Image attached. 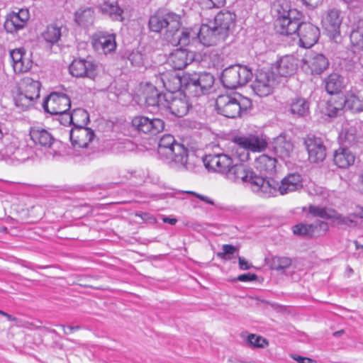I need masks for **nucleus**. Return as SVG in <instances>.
<instances>
[{"mask_svg":"<svg viewBox=\"0 0 363 363\" xmlns=\"http://www.w3.org/2000/svg\"><path fill=\"white\" fill-rule=\"evenodd\" d=\"M236 26V15L230 11H220L213 20L201 24V38L204 46H213L233 35Z\"/></svg>","mask_w":363,"mask_h":363,"instance_id":"obj_1","label":"nucleus"},{"mask_svg":"<svg viewBox=\"0 0 363 363\" xmlns=\"http://www.w3.org/2000/svg\"><path fill=\"white\" fill-rule=\"evenodd\" d=\"M158 153L169 160L172 165L178 169L193 170L199 162L194 154L189 155L188 150L183 145L177 143L169 134L163 135L160 140Z\"/></svg>","mask_w":363,"mask_h":363,"instance_id":"obj_2","label":"nucleus"},{"mask_svg":"<svg viewBox=\"0 0 363 363\" xmlns=\"http://www.w3.org/2000/svg\"><path fill=\"white\" fill-rule=\"evenodd\" d=\"M252 106L251 101L240 94L220 95L216 101L218 113L225 117L235 118L241 116Z\"/></svg>","mask_w":363,"mask_h":363,"instance_id":"obj_3","label":"nucleus"},{"mask_svg":"<svg viewBox=\"0 0 363 363\" xmlns=\"http://www.w3.org/2000/svg\"><path fill=\"white\" fill-rule=\"evenodd\" d=\"M172 79L175 82L176 86L172 87L169 82H166L164 78H162L164 86L169 89V91L166 93L165 102H163V110H169V112L177 117H182L185 116L189 109L190 105L186 99V94L175 93L174 90L179 89V86L182 84L181 78L173 76Z\"/></svg>","mask_w":363,"mask_h":363,"instance_id":"obj_4","label":"nucleus"},{"mask_svg":"<svg viewBox=\"0 0 363 363\" xmlns=\"http://www.w3.org/2000/svg\"><path fill=\"white\" fill-rule=\"evenodd\" d=\"M302 186V178L298 173L289 174L281 179L280 183L277 182L272 178L265 179L264 186H262V196H274L277 193L284 195L298 191Z\"/></svg>","mask_w":363,"mask_h":363,"instance_id":"obj_5","label":"nucleus"},{"mask_svg":"<svg viewBox=\"0 0 363 363\" xmlns=\"http://www.w3.org/2000/svg\"><path fill=\"white\" fill-rule=\"evenodd\" d=\"M226 178L235 183H249L252 191L262 196L265 179L255 174L247 165L243 163L233 164Z\"/></svg>","mask_w":363,"mask_h":363,"instance_id":"obj_6","label":"nucleus"},{"mask_svg":"<svg viewBox=\"0 0 363 363\" xmlns=\"http://www.w3.org/2000/svg\"><path fill=\"white\" fill-rule=\"evenodd\" d=\"M252 77V72L247 66L231 65L225 68L221 74L223 85L230 89H234L246 84Z\"/></svg>","mask_w":363,"mask_h":363,"instance_id":"obj_7","label":"nucleus"},{"mask_svg":"<svg viewBox=\"0 0 363 363\" xmlns=\"http://www.w3.org/2000/svg\"><path fill=\"white\" fill-rule=\"evenodd\" d=\"M184 92L193 97L206 94L214 83L213 76L206 72L192 74L184 78Z\"/></svg>","mask_w":363,"mask_h":363,"instance_id":"obj_8","label":"nucleus"},{"mask_svg":"<svg viewBox=\"0 0 363 363\" xmlns=\"http://www.w3.org/2000/svg\"><path fill=\"white\" fill-rule=\"evenodd\" d=\"M201 26L197 28H182L173 29L172 32L169 33L167 40L174 46L186 47L194 42L199 41L204 45L202 40Z\"/></svg>","mask_w":363,"mask_h":363,"instance_id":"obj_9","label":"nucleus"},{"mask_svg":"<svg viewBox=\"0 0 363 363\" xmlns=\"http://www.w3.org/2000/svg\"><path fill=\"white\" fill-rule=\"evenodd\" d=\"M181 27V17L174 13H167L164 15L155 14L150 18L149 28L151 31L159 33L166 28L165 38L173 29Z\"/></svg>","mask_w":363,"mask_h":363,"instance_id":"obj_10","label":"nucleus"},{"mask_svg":"<svg viewBox=\"0 0 363 363\" xmlns=\"http://www.w3.org/2000/svg\"><path fill=\"white\" fill-rule=\"evenodd\" d=\"M277 84L275 75L272 72L259 70L257 72L251 86L255 94L264 97L273 92Z\"/></svg>","mask_w":363,"mask_h":363,"instance_id":"obj_11","label":"nucleus"},{"mask_svg":"<svg viewBox=\"0 0 363 363\" xmlns=\"http://www.w3.org/2000/svg\"><path fill=\"white\" fill-rule=\"evenodd\" d=\"M45 111L50 115H65L71 107L69 98L62 93H52L44 101L43 104Z\"/></svg>","mask_w":363,"mask_h":363,"instance_id":"obj_12","label":"nucleus"},{"mask_svg":"<svg viewBox=\"0 0 363 363\" xmlns=\"http://www.w3.org/2000/svg\"><path fill=\"white\" fill-rule=\"evenodd\" d=\"M295 10L284 11L275 22L277 33L283 35H296L300 25V19L296 17Z\"/></svg>","mask_w":363,"mask_h":363,"instance_id":"obj_13","label":"nucleus"},{"mask_svg":"<svg viewBox=\"0 0 363 363\" xmlns=\"http://www.w3.org/2000/svg\"><path fill=\"white\" fill-rule=\"evenodd\" d=\"M301 62L302 69L312 74L322 73L329 65V62L325 55L313 51H308Z\"/></svg>","mask_w":363,"mask_h":363,"instance_id":"obj_14","label":"nucleus"},{"mask_svg":"<svg viewBox=\"0 0 363 363\" xmlns=\"http://www.w3.org/2000/svg\"><path fill=\"white\" fill-rule=\"evenodd\" d=\"M166 94H162L152 84L147 83L143 90V99L146 108L151 112L162 111Z\"/></svg>","mask_w":363,"mask_h":363,"instance_id":"obj_15","label":"nucleus"},{"mask_svg":"<svg viewBox=\"0 0 363 363\" xmlns=\"http://www.w3.org/2000/svg\"><path fill=\"white\" fill-rule=\"evenodd\" d=\"M203 163L208 169L220 173L225 177L233 166L231 157L225 154L207 155L203 160Z\"/></svg>","mask_w":363,"mask_h":363,"instance_id":"obj_16","label":"nucleus"},{"mask_svg":"<svg viewBox=\"0 0 363 363\" xmlns=\"http://www.w3.org/2000/svg\"><path fill=\"white\" fill-rule=\"evenodd\" d=\"M133 126L140 132L155 135L162 131L164 123L160 118H149L143 116H138L132 120Z\"/></svg>","mask_w":363,"mask_h":363,"instance_id":"obj_17","label":"nucleus"},{"mask_svg":"<svg viewBox=\"0 0 363 363\" xmlns=\"http://www.w3.org/2000/svg\"><path fill=\"white\" fill-rule=\"evenodd\" d=\"M296 35L298 37V45L304 48H310L316 43L320 32L318 27L310 23H301Z\"/></svg>","mask_w":363,"mask_h":363,"instance_id":"obj_18","label":"nucleus"},{"mask_svg":"<svg viewBox=\"0 0 363 363\" xmlns=\"http://www.w3.org/2000/svg\"><path fill=\"white\" fill-rule=\"evenodd\" d=\"M304 144L311 162H323L326 157V148L321 138L315 136H308L305 138Z\"/></svg>","mask_w":363,"mask_h":363,"instance_id":"obj_19","label":"nucleus"},{"mask_svg":"<svg viewBox=\"0 0 363 363\" xmlns=\"http://www.w3.org/2000/svg\"><path fill=\"white\" fill-rule=\"evenodd\" d=\"M69 71L75 77L94 79L96 76V65L84 59H75L69 65Z\"/></svg>","mask_w":363,"mask_h":363,"instance_id":"obj_20","label":"nucleus"},{"mask_svg":"<svg viewBox=\"0 0 363 363\" xmlns=\"http://www.w3.org/2000/svg\"><path fill=\"white\" fill-rule=\"evenodd\" d=\"M328 230V225L323 220H316L311 224L298 223L293 227V232L295 235L313 237L325 234Z\"/></svg>","mask_w":363,"mask_h":363,"instance_id":"obj_21","label":"nucleus"},{"mask_svg":"<svg viewBox=\"0 0 363 363\" xmlns=\"http://www.w3.org/2000/svg\"><path fill=\"white\" fill-rule=\"evenodd\" d=\"M94 138V131L84 126L73 127L70 130V140L74 148L88 147Z\"/></svg>","mask_w":363,"mask_h":363,"instance_id":"obj_22","label":"nucleus"},{"mask_svg":"<svg viewBox=\"0 0 363 363\" xmlns=\"http://www.w3.org/2000/svg\"><path fill=\"white\" fill-rule=\"evenodd\" d=\"M30 17L27 9H20L18 12H11L6 16L4 28L8 33H15L25 27Z\"/></svg>","mask_w":363,"mask_h":363,"instance_id":"obj_23","label":"nucleus"},{"mask_svg":"<svg viewBox=\"0 0 363 363\" xmlns=\"http://www.w3.org/2000/svg\"><path fill=\"white\" fill-rule=\"evenodd\" d=\"M92 45L99 53L104 55L110 53L116 48L115 35L103 32L97 33L93 35Z\"/></svg>","mask_w":363,"mask_h":363,"instance_id":"obj_24","label":"nucleus"},{"mask_svg":"<svg viewBox=\"0 0 363 363\" xmlns=\"http://www.w3.org/2000/svg\"><path fill=\"white\" fill-rule=\"evenodd\" d=\"M12 59V65L16 74L24 73L30 69L33 62L23 48L14 49L10 52Z\"/></svg>","mask_w":363,"mask_h":363,"instance_id":"obj_25","label":"nucleus"},{"mask_svg":"<svg viewBox=\"0 0 363 363\" xmlns=\"http://www.w3.org/2000/svg\"><path fill=\"white\" fill-rule=\"evenodd\" d=\"M272 145L274 153L282 160L289 158L294 149L291 138L284 133L274 138Z\"/></svg>","mask_w":363,"mask_h":363,"instance_id":"obj_26","label":"nucleus"},{"mask_svg":"<svg viewBox=\"0 0 363 363\" xmlns=\"http://www.w3.org/2000/svg\"><path fill=\"white\" fill-rule=\"evenodd\" d=\"M29 135L34 145L40 147L50 148L55 143L51 133L40 127L30 128Z\"/></svg>","mask_w":363,"mask_h":363,"instance_id":"obj_27","label":"nucleus"},{"mask_svg":"<svg viewBox=\"0 0 363 363\" xmlns=\"http://www.w3.org/2000/svg\"><path fill=\"white\" fill-rule=\"evenodd\" d=\"M277 160L267 155H261L255 159V167L268 179V177L274 175L277 172Z\"/></svg>","mask_w":363,"mask_h":363,"instance_id":"obj_28","label":"nucleus"},{"mask_svg":"<svg viewBox=\"0 0 363 363\" xmlns=\"http://www.w3.org/2000/svg\"><path fill=\"white\" fill-rule=\"evenodd\" d=\"M298 60L291 55L281 57L276 63V69L281 77H287L293 75L298 68Z\"/></svg>","mask_w":363,"mask_h":363,"instance_id":"obj_29","label":"nucleus"},{"mask_svg":"<svg viewBox=\"0 0 363 363\" xmlns=\"http://www.w3.org/2000/svg\"><path fill=\"white\" fill-rule=\"evenodd\" d=\"M239 143L241 145H247L251 152H262L267 147L266 137L262 135H248L239 136Z\"/></svg>","mask_w":363,"mask_h":363,"instance_id":"obj_30","label":"nucleus"},{"mask_svg":"<svg viewBox=\"0 0 363 363\" xmlns=\"http://www.w3.org/2000/svg\"><path fill=\"white\" fill-rule=\"evenodd\" d=\"M99 8L102 14L108 16L113 21H123L124 19L123 10L116 1L104 0L99 4Z\"/></svg>","mask_w":363,"mask_h":363,"instance_id":"obj_31","label":"nucleus"},{"mask_svg":"<svg viewBox=\"0 0 363 363\" xmlns=\"http://www.w3.org/2000/svg\"><path fill=\"white\" fill-rule=\"evenodd\" d=\"M192 53H189L186 50L179 49L170 55L168 61L174 69H182L192 61Z\"/></svg>","mask_w":363,"mask_h":363,"instance_id":"obj_32","label":"nucleus"},{"mask_svg":"<svg viewBox=\"0 0 363 363\" xmlns=\"http://www.w3.org/2000/svg\"><path fill=\"white\" fill-rule=\"evenodd\" d=\"M342 23L340 12L336 9H329L326 16L323 19V26L326 30L335 33L339 30Z\"/></svg>","mask_w":363,"mask_h":363,"instance_id":"obj_33","label":"nucleus"},{"mask_svg":"<svg viewBox=\"0 0 363 363\" xmlns=\"http://www.w3.org/2000/svg\"><path fill=\"white\" fill-rule=\"evenodd\" d=\"M354 154L347 148L340 147L334 154V162L340 168H347L354 162Z\"/></svg>","mask_w":363,"mask_h":363,"instance_id":"obj_34","label":"nucleus"},{"mask_svg":"<svg viewBox=\"0 0 363 363\" xmlns=\"http://www.w3.org/2000/svg\"><path fill=\"white\" fill-rule=\"evenodd\" d=\"M310 104L303 97H296L291 99L289 111L294 117H304L309 113Z\"/></svg>","mask_w":363,"mask_h":363,"instance_id":"obj_35","label":"nucleus"},{"mask_svg":"<svg viewBox=\"0 0 363 363\" xmlns=\"http://www.w3.org/2000/svg\"><path fill=\"white\" fill-rule=\"evenodd\" d=\"M345 108L354 113L362 112L363 96L359 92L347 94L345 99Z\"/></svg>","mask_w":363,"mask_h":363,"instance_id":"obj_36","label":"nucleus"},{"mask_svg":"<svg viewBox=\"0 0 363 363\" xmlns=\"http://www.w3.org/2000/svg\"><path fill=\"white\" fill-rule=\"evenodd\" d=\"M67 123H72L74 127L84 126L89 121V113L82 108L74 109L71 114L66 115Z\"/></svg>","mask_w":363,"mask_h":363,"instance_id":"obj_37","label":"nucleus"},{"mask_svg":"<svg viewBox=\"0 0 363 363\" xmlns=\"http://www.w3.org/2000/svg\"><path fill=\"white\" fill-rule=\"evenodd\" d=\"M331 220L334 225L345 228H353L359 225V223L353 218L351 213L343 215L336 210L334 211Z\"/></svg>","mask_w":363,"mask_h":363,"instance_id":"obj_38","label":"nucleus"},{"mask_svg":"<svg viewBox=\"0 0 363 363\" xmlns=\"http://www.w3.org/2000/svg\"><path fill=\"white\" fill-rule=\"evenodd\" d=\"M325 86L328 94H337L342 87V79L340 75L337 73L330 74L325 79Z\"/></svg>","mask_w":363,"mask_h":363,"instance_id":"obj_39","label":"nucleus"},{"mask_svg":"<svg viewBox=\"0 0 363 363\" xmlns=\"http://www.w3.org/2000/svg\"><path fill=\"white\" fill-rule=\"evenodd\" d=\"M359 131L357 123H347L344 125L341 133V138L344 137L345 143L349 145L354 144L357 140Z\"/></svg>","mask_w":363,"mask_h":363,"instance_id":"obj_40","label":"nucleus"},{"mask_svg":"<svg viewBox=\"0 0 363 363\" xmlns=\"http://www.w3.org/2000/svg\"><path fill=\"white\" fill-rule=\"evenodd\" d=\"M94 19V11L91 8L79 9L75 13V21L82 26H88L93 23Z\"/></svg>","mask_w":363,"mask_h":363,"instance_id":"obj_41","label":"nucleus"},{"mask_svg":"<svg viewBox=\"0 0 363 363\" xmlns=\"http://www.w3.org/2000/svg\"><path fill=\"white\" fill-rule=\"evenodd\" d=\"M238 139L239 136L233 139V153L240 161L246 162L250 160V152L251 151L247 145L240 144Z\"/></svg>","mask_w":363,"mask_h":363,"instance_id":"obj_42","label":"nucleus"},{"mask_svg":"<svg viewBox=\"0 0 363 363\" xmlns=\"http://www.w3.org/2000/svg\"><path fill=\"white\" fill-rule=\"evenodd\" d=\"M61 28L55 25L48 26L43 32L42 37L50 44L57 43L61 37Z\"/></svg>","mask_w":363,"mask_h":363,"instance_id":"obj_43","label":"nucleus"},{"mask_svg":"<svg viewBox=\"0 0 363 363\" xmlns=\"http://www.w3.org/2000/svg\"><path fill=\"white\" fill-rule=\"evenodd\" d=\"M335 209L331 208L321 207L319 206L310 205L308 212L314 217H320L326 220H331Z\"/></svg>","mask_w":363,"mask_h":363,"instance_id":"obj_44","label":"nucleus"},{"mask_svg":"<svg viewBox=\"0 0 363 363\" xmlns=\"http://www.w3.org/2000/svg\"><path fill=\"white\" fill-rule=\"evenodd\" d=\"M26 86L23 93L33 101L38 99L40 96V82L38 81L28 79L26 80Z\"/></svg>","mask_w":363,"mask_h":363,"instance_id":"obj_45","label":"nucleus"},{"mask_svg":"<svg viewBox=\"0 0 363 363\" xmlns=\"http://www.w3.org/2000/svg\"><path fill=\"white\" fill-rule=\"evenodd\" d=\"M350 38L354 48L359 50H363V24L352 30Z\"/></svg>","mask_w":363,"mask_h":363,"instance_id":"obj_46","label":"nucleus"},{"mask_svg":"<svg viewBox=\"0 0 363 363\" xmlns=\"http://www.w3.org/2000/svg\"><path fill=\"white\" fill-rule=\"evenodd\" d=\"M14 102L21 111H26L33 106L34 101L23 92H18L14 97Z\"/></svg>","mask_w":363,"mask_h":363,"instance_id":"obj_47","label":"nucleus"},{"mask_svg":"<svg viewBox=\"0 0 363 363\" xmlns=\"http://www.w3.org/2000/svg\"><path fill=\"white\" fill-rule=\"evenodd\" d=\"M4 147L0 148V158L5 160H11V164H13V159L11 158L12 155L16 153L17 150L15 145H13L10 143L7 139L4 141Z\"/></svg>","mask_w":363,"mask_h":363,"instance_id":"obj_48","label":"nucleus"},{"mask_svg":"<svg viewBox=\"0 0 363 363\" xmlns=\"http://www.w3.org/2000/svg\"><path fill=\"white\" fill-rule=\"evenodd\" d=\"M291 263L292 260L289 257L276 256L272 259L271 267L277 271L284 270L289 268Z\"/></svg>","mask_w":363,"mask_h":363,"instance_id":"obj_49","label":"nucleus"},{"mask_svg":"<svg viewBox=\"0 0 363 363\" xmlns=\"http://www.w3.org/2000/svg\"><path fill=\"white\" fill-rule=\"evenodd\" d=\"M247 343L250 347L257 348H264L268 345V342L265 338L255 334L248 335Z\"/></svg>","mask_w":363,"mask_h":363,"instance_id":"obj_50","label":"nucleus"},{"mask_svg":"<svg viewBox=\"0 0 363 363\" xmlns=\"http://www.w3.org/2000/svg\"><path fill=\"white\" fill-rule=\"evenodd\" d=\"M223 252L217 253V257L220 259L230 260L232 259L233 255L238 251V248L232 245H223L222 246Z\"/></svg>","mask_w":363,"mask_h":363,"instance_id":"obj_51","label":"nucleus"},{"mask_svg":"<svg viewBox=\"0 0 363 363\" xmlns=\"http://www.w3.org/2000/svg\"><path fill=\"white\" fill-rule=\"evenodd\" d=\"M133 65L140 67L144 64V55L139 51H133L128 57Z\"/></svg>","mask_w":363,"mask_h":363,"instance_id":"obj_52","label":"nucleus"},{"mask_svg":"<svg viewBox=\"0 0 363 363\" xmlns=\"http://www.w3.org/2000/svg\"><path fill=\"white\" fill-rule=\"evenodd\" d=\"M353 218L359 223L363 219V206L356 204L353 208V211L350 213Z\"/></svg>","mask_w":363,"mask_h":363,"instance_id":"obj_53","label":"nucleus"},{"mask_svg":"<svg viewBox=\"0 0 363 363\" xmlns=\"http://www.w3.org/2000/svg\"><path fill=\"white\" fill-rule=\"evenodd\" d=\"M237 279L240 281L247 282V281H255L257 279V275L255 274H240L238 277Z\"/></svg>","mask_w":363,"mask_h":363,"instance_id":"obj_54","label":"nucleus"},{"mask_svg":"<svg viewBox=\"0 0 363 363\" xmlns=\"http://www.w3.org/2000/svg\"><path fill=\"white\" fill-rule=\"evenodd\" d=\"M291 357L298 363H315L314 360L309 357H302L298 354H292Z\"/></svg>","mask_w":363,"mask_h":363,"instance_id":"obj_55","label":"nucleus"},{"mask_svg":"<svg viewBox=\"0 0 363 363\" xmlns=\"http://www.w3.org/2000/svg\"><path fill=\"white\" fill-rule=\"evenodd\" d=\"M197 3L202 9H211L214 8L213 0H197Z\"/></svg>","mask_w":363,"mask_h":363,"instance_id":"obj_56","label":"nucleus"},{"mask_svg":"<svg viewBox=\"0 0 363 363\" xmlns=\"http://www.w3.org/2000/svg\"><path fill=\"white\" fill-rule=\"evenodd\" d=\"M238 264L240 269L242 270L250 269L252 267V265L242 257H238Z\"/></svg>","mask_w":363,"mask_h":363,"instance_id":"obj_57","label":"nucleus"},{"mask_svg":"<svg viewBox=\"0 0 363 363\" xmlns=\"http://www.w3.org/2000/svg\"><path fill=\"white\" fill-rule=\"evenodd\" d=\"M198 199H199L200 200L204 201L205 203H208V204H211V205H214V202L212 199H211L209 197L206 196H204V195H201V194H196V193H193Z\"/></svg>","mask_w":363,"mask_h":363,"instance_id":"obj_58","label":"nucleus"},{"mask_svg":"<svg viewBox=\"0 0 363 363\" xmlns=\"http://www.w3.org/2000/svg\"><path fill=\"white\" fill-rule=\"evenodd\" d=\"M64 330V333L67 335L72 333L73 331L77 330L80 329L79 326H69L67 330L65 329V327L62 325H60Z\"/></svg>","mask_w":363,"mask_h":363,"instance_id":"obj_59","label":"nucleus"},{"mask_svg":"<svg viewBox=\"0 0 363 363\" xmlns=\"http://www.w3.org/2000/svg\"><path fill=\"white\" fill-rule=\"evenodd\" d=\"M136 216H140L143 220H150L155 221L154 217H152V216H150L149 213H143L140 214L137 213Z\"/></svg>","mask_w":363,"mask_h":363,"instance_id":"obj_60","label":"nucleus"},{"mask_svg":"<svg viewBox=\"0 0 363 363\" xmlns=\"http://www.w3.org/2000/svg\"><path fill=\"white\" fill-rule=\"evenodd\" d=\"M0 314L4 315V317H6L7 318V320L9 321H16L17 320V318L16 317H13L11 315H10L1 310H0Z\"/></svg>","mask_w":363,"mask_h":363,"instance_id":"obj_61","label":"nucleus"},{"mask_svg":"<svg viewBox=\"0 0 363 363\" xmlns=\"http://www.w3.org/2000/svg\"><path fill=\"white\" fill-rule=\"evenodd\" d=\"M164 223H167L171 225H175L177 222V220L176 218H172L169 217H164L163 219Z\"/></svg>","mask_w":363,"mask_h":363,"instance_id":"obj_62","label":"nucleus"},{"mask_svg":"<svg viewBox=\"0 0 363 363\" xmlns=\"http://www.w3.org/2000/svg\"><path fill=\"white\" fill-rule=\"evenodd\" d=\"M214 8H220L224 6L225 4V0H213Z\"/></svg>","mask_w":363,"mask_h":363,"instance_id":"obj_63","label":"nucleus"},{"mask_svg":"<svg viewBox=\"0 0 363 363\" xmlns=\"http://www.w3.org/2000/svg\"><path fill=\"white\" fill-rule=\"evenodd\" d=\"M359 182H360V191H362V193H363V171L360 175Z\"/></svg>","mask_w":363,"mask_h":363,"instance_id":"obj_64","label":"nucleus"}]
</instances>
